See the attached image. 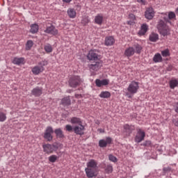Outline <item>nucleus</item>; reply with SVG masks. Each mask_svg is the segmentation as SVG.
Wrapping results in <instances>:
<instances>
[{
  "mask_svg": "<svg viewBox=\"0 0 178 178\" xmlns=\"http://www.w3.org/2000/svg\"><path fill=\"white\" fill-rule=\"evenodd\" d=\"M33 45H34V42H33V40H28L26 44V51H30V49H31V48L33 47Z\"/></svg>",
  "mask_w": 178,
  "mask_h": 178,
  "instance_id": "nucleus-33",
  "label": "nucleus"
},
{
  "mask_svg": "<svg viewBox=\"0 0 178 178\" xmlns=\"http://www.w3.org/2000/svg\"><path fill=\"white\" fill-rule=\"evenodd\" d=\"M52 134H54V129H52L51 127H47L46 128L43 137L44 140H47V141H52V139L54 138Z\"/></svg>",
  "mask_w": 178,
  "mask_h": 178,
  "instance_id": "nucleus-7",
  "label": "nucleus"
},
{
  "mask_svg": "<svg viewBox=\"0 0 178 178\" xmlns=\"http://www.w3.org/2000/svg\"><path fill=\"white\" fill-rule=\"evenodd\" d=\"M6 119H8V117H6V113L3 112H0V122H6Z\"/></svg>",
  "mask_w": 178,
  "mask_h": 178,
  "instance_id": "nucleus-37",
  "label": "nucleus"
},
{
  "mask_svg": "<svg viewBox=\"0 0 178 178\" xmlns=\"http://www.w3.org/2000/svg\"><path fill=\"white\" fill-rule=\"evenodd\" d=\"M38 29H39L38 24H33L31 25L30 31L32 34H35L36 33H38Z\"/></svg>",
  "mask_w": 178,
  "mask_h": 178,
  "instance_id": "nucleus-28",
  "label": "nucleus"
},
{
  "mask_svg": "<svg viewBox=\"0 0 178 178\" xmlns=\"http://www.w3.org/2000/svg\"><path fill=\"white\" fill-rule=\"evenodd\" d=\"M126 95H127V97H128V98H131L133 97V96H131V95H133V94H131L129 92L126 93Z\"/></svg>",
  "mask_w": 178,
  "mask_h": 178,
  "instance_id": "nucleus-48",
  "label": "nucleus"
},
{
  "mask_svg": "<svg viewBox=\"0 0 178 178\" xmlns=\"http://www.w3.org/2000/svg\"><path fill=\"white\" fill-rule=\"evenodd\" d=\"M144 145H146V146H149V145H151V141H149V140H146V141L144 143Z\"/></svg>",
  "mask_w": 178,
  "mask_h": 178,
  "instance_id": "nucleus-45",
  "label": "nucleus"
},
{
  "mask_svg": "<svg viewBox=\"0 0 178 178\" xmlns=\"http://www.w3.org/2000/svg\"><path fill=\"white\" fill-rule=\"evenodd\" d=\"M175 111L177 113H178V103H177L175 106Z\"/></svg>",
  "mask_w": 178,
  "mask_h": 178,
  "instance_id": "nucleus-47",
  "label": "nucleus"
},
{
  "mask_svg": "<svg viewBox=\"0 0 178 178\" xmlns=\"http://www.w3.org/2000/svg\"><path fill=\"white\" fill-rule=\"evenodd\" d=\"M124 129L126 130V131H128V133H131V131H133L134 130V127L129 124L124 125Z\"/></svg>",
  "mask_w": 178,
  "mask_h": 178,
  "instance_id": "nucleus-34",
  "label": "nucleus"
},
{
  "mask_svg": "<svg viewBox=\"0 0 178 178\" xmlns=\"http://www.w3.org/2000/svg\"><path fill=\"white\" fill-rule=\"evenodd\" d=\"M162 56L159 53H156L153 57V61L154 63H159L162 62Z\"/></svg>",
  "mask_w": 178,
  "mask_h": 178,
  "instance_id": "nucleus-25",
  "label": "nucleus"
},
{
  "mask_svg": "<svg viewBox=\"0 0 178 178\" xmlns=\"http://www.w3.org/2000/svg\"><path fill=\"white\" fill-rule=\"evenodd\" d=\"M105 172L106 173H112V172H113V168L112 167V165H108L106 166V169H105Z\"/></svg>",
  "mask_w": 178,
  "mask_h": 178,
  "instance_id": "nucleus-39",
  "label": "nucleus"
},
{
  "mask_svg": "<svg viewBox=\"0 0 178 178\" xmlns=\"http://www.w3.org/2000/svg\"><path fill=\"white\" fill-rule=\"evenodd\" d=\"M104 22V15L102 14H98L95 17V23L101 26Z\"/></svg>",
  "mask_w": 178,
  "mask_h": 178,
  "instance_id": "nucleus-21",
  "label": "nucleus"
},
{
  "mask_svg": "<svg viewBox=\"0 0 178 178\" xmlns=\"http://www.w3.org/2000/svg\"><path fill=\"white\" fill-rule=\"evenodd\" d=\"M144 138H145V132L141 129H138L135 136V143H141V141H144Z\"/></svg>",
  "mask_w": 178,
  "mask_h": 178,
  "instance_id": "nucleus-10",
  "label": "nucleus"
},
{
  "mask_svg": "<svg viewBox=\"0 0 178 178\" xmlns=\"http://www.w3.org/2000/svg\"><path fill=\"white\" fill-rule=\"evenodd\" d=\"M161 55L164 58H166L168 56H170V51H169V49H166L165 50L161 51Z\"/></svg>",
  "mask_w": 178,
  "mask_h": 178,
  "instance_id": "nucleus-35",
  "label": "nucleus"
},
{
  "mask_svg": "<svg viewBox=\"0 0 178 178\" xmlns=\"http://www.w3.org/2000/svg\"><path fill=\"white\" fill-rule=\"evenodd\" d=\"M70 104H71V101H70V97H64L61 100V105H63V106H69Z\"/></svg>",
  "mask_w": 178,
  "mask_h": 178,
  "instance_id": "nucleus-26",
  "label": "nucleus"
},
{
  "mask_svg": "<svg viewBox=\"0 0 178 178\" xmlns=\"http://www.w3.org/2000/svg\"><path fill=\"white\" fill-rule=\"evenodd\" d=\"M82 81L79 76H73L70 78L69 84L70 87L73 88H76L79 84H81Z\"/></svg>",
  "mask_w": 178,
  "mask_h": 178,
  "instance_id": "nucleus-5",
  "label": "nucleus"
},
{
  "mask_svg": "<svg viewBox=\"0 0 178 178\" xmlns=\"http://www.w3.org/2000/svg\"><path fill=\"white\" fill-rule=\"evenodd\" d=\"M84 131H86V127L83 124H79V125L74 126V132L78 136H84Z\"/></svg>",
  "mask_w": 178,
  "mask_h": 178,
  "instance_id": "nucleus-8",
  "label": "nucleus"
},
{
  "mask_svg": "<svg viewBox=\"0 0 178 178\" xmlns=\"http://www.w3.org/2000/svg\"><path fill=\"white\" fill-rule=\"evenodd\" d=\"M172 123H174L175 126H176L177 127H178V118L173 120H172Z\"/></svg>",
  "mask_w": 178,
  "mask_h": 178,
  "instance_id": "nucleus-43",
  "label": "nucleus"
},
{
  "mask_svg": "<svg viewBox=\"0 0 178 178\" xmlns=\"http://www.w3.org/2000/svg\"><path fill=\"white\" fill-rule=\"evenodd\" d=\"M148 31V25L147 24H143L140 26V29L138 31V34L139 36L145 35V33Z\"/></svg>",
  "mask_w": 178,
  "mask_h": 178,
  "instance_id": "nucleus-17",
  "label": "nucleus"
},
{
  "mask_svg": "<svg viewBox=\"0 0 178 178\" xmlns=\"http://www.w3.org/2000/svg\"><path fill=\"white\" fill-rule=\"evenodd\" d=\"M95 84L97 86V87H102V86H108V84H109V79H97L95 80Z\"/></svg>",
  "mask_w": 178,
  "mask_h": 178,
  "instance_id": "nucleus-15",
  "label": "nucleus"
},
{
  "mask_svg": "<svg viewBox=\"0 0 178 178\" xmlns=\"http://www.w3.org/2000/svg\"><path fill=\"white\" fill-rule=\"evenodd\" d=\"M47 65H48V61H40V63H38V65H36L32 68V73L35 76L40 74V73H42L45 70L44 66H47Z\"/></svg>",
  "mask_w": 178,
  "mask_h": 178,
  "instance_id": "nucleus-2",
  "label": "nucleus"
},
{
  "mask_svg": "<svg viewBox=\"0 0 178 178\" xmlns=\"http://www.w3.org/2000/svg\"><path fill=\"white\" fill-rule=\"evenodd\" d=\"M135 53H136V50L134 49V47H131L126 49L124 51V55L128 58H130V56H133V55H134Z\"/></svg>",
  "mask_w": 178,
  "mask_h": 178,
  "instance_id": "nucleus-20",
  "label": "nucleus"
},
{
  "mask_svg": "<svg viewBox=\"0 0 178 178\" xmlns=\"http://www.w3.org/2000/svg\"><path fill=\"white\" fill-rule=\"evenodd\" d=\"M98 131H99V133H104V131L102 129H99Z\"/></svg>",
  "mask_w": 178,
  "mask_h": 178,
  "instance_id": "nucleus-49",
  "label": "nucleus"
},
{
  "mask_svg": "<svg viewBox=\"0 0 178 178\" xmlns=\"http://www.w3.org/2000/svg\"><path fill=\"white\" fill-rule=\"evenodd\" d=\"M86 165L87 168L88 169H95L97 170V166L98 165V163H97V161L91 159L86 163Z\"/></svg>",
  "mask_w": 178,
  "mask_h": 178,
  "instance_id": "nucleus-16",
  "label": "nucleus"
},
{
  "mask_svg": "<svg viewBox=\"0 0 178 178\" xmlns=\"http://www.w3.org/2000/svg\"><path fill=\"white\" fill-rule=\"evenodd\" d=\"M32 95L34 97H40L42 95V88L36 87L31 90Z\"/></svg>",
  "mask_w": 178,
  "mask_h": 178,
  "instance_id": "nucleus-18",
  "label": "nucleus"
},
{
  "mask_svg": "<svg viewBox=\"0 0 178 178\" xmlns=\"http://www.w3.org/2000/svg\"><path fill=\"white\" fill-rule=\"evenodd\" d=\"M138 88H140V86H138V82H136L135 81H131V83L129 85L127 88V91L128 92L134 95L137 94Z\"/></svg>",
  "mask_w": 178,
  "mask_h": 178,
  "instance_id": "nucleus-6",
  "label": "nucleus"
},
{
  "mask_svg": "<svg viewBox=\"0 0 178 178\" xmlns=\"http://www.w3.org/2000/svg\"><path fill=\"white\" fill-rule=\"evenodd\" d=\"M113 44H115V38H113V37L109 36L106 38L105 45H106V47L113 45Z\"/></svg>",
  "mask_w": 178,
  "mask_h": 178,
  "instance_id": "nucleus-22",
  "label": "nucleus"
},
{
  "mask_svg": "<svg viewBox=\"0 0 178 178\" xmlns=\"http://www.w3.org/2000/svg\"><path fill=\"white\" fill-rule=\"evenodd\" d=\"M44 33H47V34H51V35H58V29L53 25H51L46 29Z\"/></svg>",
  "mask_w": 178,
  "mask_h": 178,
  "instance_id": "nucleus-14",
  "label": "nucleus"
},
{
  "mask_svg": "<svg viewBox=\"0 0 178 178\" xmlns=\"http://www.w3.org/2000/svg\"><path fill=\"white\" fill-rule=\"evenodd\" d=\"M89 22H90V21H89L88 19H85L82 20V23H83V24H84L85 26H86V24H88Z\"/></svg>",
  "mask_w": 178,
  "mask_h": 178,
  "instance_id": "nucleus-44",
  "label": "nucleus"
},
{
  "mask_svg": "<svg viewBox=\"0 0 178 178\" xmlns=\"http://www.w3.org/2000/svg\"><path fill=\"white\" fill-rule=\"evenodd\" d=\"M154 16H155V11L152 8H148L145 13V17H146L148 20H152L154 19Z\"/></svg>",
  "mask_w": 178,
  "mask_h": 178,
  "instance_id": "nucleus-12",
  "label": "nucleus"
},
{
  "mask_svg": "<svg viewBox=\"0 0 178 178\" xmlns=\"http://www.w3.org/2000/svg\"><path fill=\"white\" fill-rule=\"evenodd\" d=\"M137 2L140 5H147V0H137Z\"/></svg>",
  "mask_w": 178,
  "mask_h": 178,
  "instance_id": "nucleus-42",
  "label": "nucleus"
},
{
  "mask_svg": "<svg viewBox=\"0 0 178 178\" xmlns=\"http://www.w3.org/2000/svg\"><path fill=\"white\" fill-rule=\"evenodd\" d=\"M43 152L47 154V155H51V154H54L55 151H58L59 148V145L57 143L54 144H44L42 145Z\"/></svg>",
  "mask_w": 178,
  "mask_h": 178,
  "instance_id": "nucleus-3",
  "label": "nucleus"
},
{
  "mask_svg": "<svg viewBox=\"0 0 178 178\" xmlns=\"http://www.w3.org/2000/svg\"><path fill=\"white\" fill-rule=\"evenodd\" d=\"M170 88L174 90L175 87L178 86V81L177 79H172L170 81Z\"/></svg>",
  "mask_w": 178,
  "mask_h": 178,
  "instance_id": "nucleus-30",
  "label": "nucleus"
},
{
  "mask_svg": "<svg viewBox=\"0 0 178 178\" xmlns=\"http://www.w3.org/2000/svg\"><path fill=\"white\" fill-rule=\"evenodd\" d=\"M12 62H13V65H24V63H26L24 58H23V57H21V58L15 57L13 59Z\"/></svg>",
  "mask_w": 178,
  "mask_h": 178,
  "instance_id": "nucleus-19",
  "label": "nucleus"
},
{
  "mask_svg": "<svg viewBox=\"0 0 178 178\" xmlns=\"http://www.w3.org/2000/svg\"><path fill=\"white\" fill-rule=\"evenodd\" d=\"M64 3H70L73 0H62Z\"/></svg>",
  "mask_w": 178,
  "mask_h": 178,
  "instance_id": "nucleus-46",
  "label": "nucleus"
},
{
  "mask_svg": "<svg viewBox=\"0 0 178 178\" xmlns=\"http://www.w3.org/2000/svg\"><path fill=\"white\" fill-rule=\"evenodd\" d=\"M85 172L88 178L97 177V170L86 168Z\"/></svg>",
  "mask_w": 178,
  "mask_h": 178,
  "instance_id": "nucleus-13",
  "label": "nucleus"
},
{
  "mask_svg": "<svg viewBox=\"0 0 178 178\" xmlns=\"http://www.w3.org/2000/svg\"><path fill=\"white\" fill-rule=\"evenodd\" d=\"M102 67V61H99L89 65L90 72H98Z\"/></svg>",
  "mask_w": 178,
  "mask_h": 178,
  "instance_id": "nucleus-11",
  "label": "nucleus"
},
{
  "mask_svg": "<svg viewBox=\"0 0 178 178\" xmlns=\"http://www.w3.org/2000/svg\"><path fill=\"white\" fill-rule=\"evenodd\" d=\"M58 161V156L56 155H51L49 156V161L51 162V163H55Z\"/></svg>",
  "mask_w": 178,
  "mask_h": 178,
  "instance_id": "nucleus-36",
  "label": "nucleus"
},
{
  "mask_svg": "<svg viewBox=\"0 0 178 178\" xmlns=\"http://www.w3.org/2000/svg\"><path fill=\"white\" fill-rule=\"evenodd\" d=\"M70 122L72 124H82L83 122H81V120L77 117H73L71 118Z\"/></svg>",
  "mask_w": 178,
  "mask_h": 178,
  "instance_id": "nucleus-27",
  "label": "nucleus"
},
{
  "mask_svg": "<svg viewBox=\"0 0 178 178\" xmlns=\"http://www.w3.org/2000/svg\"><path fill=\"white\" fill-rule=\"evenodd\" d=\"M109 144H112V138L111 137H107L106 139L99 140V147H100V148H105L108 147Z\"/></svg>",
  "mask_w": 178,
  "mask_h": 178,
  "instance_id": "nucleus-9",
  "label": "nucleus"
},
{
  "mask_svg": "<svg viewBox=\"0 0 178 178\" xmlns=\"http://www.w3.org/2000/svg\"><path fill=\"white\" fill-rule=\"evenodd\" d=\"M162 17L165 22L162 19L159 20L157 24V29L161 35L166 37V35H170V28L166 25V23H170V20L176 19V14L171 11L168 13V17L166 15H163Z\"/></svg>",
  "mask_w": 178,
  "mask_h": 178,
  "instance_id": "nucleus-1",
  "label": "nucleus"
},
{
  "mask_svg": "<svg viewBox=\"0 0 178 178\" xmlns=\"http://www.w3.org/2000/svg\"><path fill=\"white\" fill-rule=\"evenodd\" d=\"M54 133L58 138H63V137H65L63 131L60 129H55Z\"/></svg>",
  "mask_w": 178,
  "mask_h": 178,
  "instance_id": "nucleus-29",
  "label": "nucleus"
},
{
  "mask_svg": "<svg viewBox=\"0 0 178 178\" xmlns=\"http://www.w3.org/2000/svg\"><path fill=\"white\" fill-rule=\"evenodd\" d=\"M100 98H111V93L108 91H102L99 95Z\"/></svg>",
  "mask_w": 178,
  "mask_h": 178,
  "instance_id": "nucleus-31",
  "label": "nucleus"
},
{
  "mask_svg": "<svg viewBox=\"0 0 178 178\" xmlns=\"http://www.w3.org/2000/svg\"><path fill=\"white\" fill-rule=\"evenodd\" d=\"M65 130L66 131H69V133H72V131H74V127H72L70 124L65 125Z\"/></svg>",
  "mask_w": 178,
  "mask_h": 178,
  "instance_id": "nucleus-40",
  "label": "nucleus"
},
{
  "mask_svg": "<svg viewBox=\"0 0 178 178\" xmlns=\"http://www.w3.org/2000/svg\"><path fill=\"white\" fill-rule=\"evenodd\" d=\"M108 159H109V161H111V162H118V159H117L115 156H113V155H112V154H110V155L108 156Z\"/></svg>",
  "mask_w": 178,
  "mask_h": 178,
  "instance_id": "nucleus-41",
  "label": "nucleus"
},
{
  "mask_svg": "<svg viewBox=\"0 0 178 178\" xmlns=\"http://www.w3.org/2000/svg\"><path fill=\"white\" fill-rule=\"evenodd\" d=\"M176 12H177V13H178V7H177V8L176 9Z\"/></svg>",
  "mask_w": 178,
  "mask_h": 178,
  "instance_id": "nucleus-50",
  "label": "nucleus"
},
{
  "mask_svg": "<svg viewBox=\"0 0 178 178\" xmlns=\"http://www.w3.org/2000/svg\"><path fill=\"white\" fill-rule=\"evenodd\" d=\"M149 40L152 42H156L159 40V35L157 33H152L149 35Z\"/></svg>",
  "mask_w": 178,
  "mask_h": 178,
  "instance_id": "nucleus-24",
  "label": "nucleus"
},
{
  "mask_svg": "<svg viewBox=\"0 0 178 178\" xmlns=\"http://www.w3.org/2000/svg\"><path fill=\"white\" fill-rule=\"evenodd\" d=\"M44 49L47 54H51V52L54 51V48H52V45L50 44H46L44 47Z\"/></svg>",
  "mask_w": 178,
  "mask_h": 178,
  "instance_id": "nucleus-32",
  "label": "nucleus"
},
{
  "mask_svg": "<svg viewBox=\"0 0 178 178\" xmlns=\"http://www.w3.org/2000/svg\"><path fill=\"white\" fill-rule=\"evenodd\" d=\"M67 13L70 19L76 18V15H77L74 8H69L67 11Z\"/></svg>",
  "mask_w": 178,
  "mask_h": 178,
  "instance_id": "nucleus-23",
  "label": "nucleus"
},
{
  "mask_svg": "<svg viewBox=\"0 0 178 178\" xmlns=\"http://www.w3.org/2000/svg\"><path fill=\"white\" fill-rule=\"evenodd\" d=\"M87 58L89 60H98L101 59V55H99V51L97 49L90 50L87 55Z\"/></svg>",
  "mask_w": 178,
  "mask_h": 178,
  "instance_id": "nucleus-4",
  "label": "nucleus"
},
{
  "mask_svg": "<svg viewBox=\"0 0 178 178\" xmlns=\"http://www.w3.org/2000/svg\"><path fill=\"white\" fill-rule=\"evenodd\" d=\"M134 47L136 49V54H141V51H143V47L141 45L136 44Z\"/></svg>",
  "mask_w": 178,
  "mask_h": 178,
  "instance_id": "nucleus-38",
  "label": "nucleus"
}]
</instances>
